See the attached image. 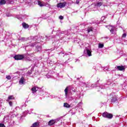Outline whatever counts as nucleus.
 Listing matches in <instances>:
<instances>
[{"label": "nucleus", "instance_id": "obj_1", "mask_svg": "<svg viewBox=\"0 0 127 127\" xmlns=\"http://www.w3.org/2000/svg\"><path fill=\"white\" fill-rule=\"evenodd\" d=\"M102 117H103V118H105L106 119H113V117H114V115H113V114H111V113H109L108 112H104L102 114Z\"/></svg>", "mask_w": 127, "mask_h": 127}, {"label": "nucleus", "instance_id": "obj_2", "mask_svg": "<svg viewBox=\"0 0 127 127\" xmlns=\"http://www.w3.org/2000/svg\"><path fill=\"white\" fill-rule=\"evenodd\" d=\"M14 59L15 60H22V59H24V55H16L14 57Z\"/></svg>", "mask_w": 127, "mask_h": 127}, {"label": "nucleus", "instance_id": "obj_3", "mask_svg": "<svg viewBox=\"0 0 127 127\" xmlns=\"http://www.w3.org/2000/svg\"><path fill=\"white\" fill-rule=\"evenodd\" d=\"M66 2H60L57 4V7H60V8H63V7H65L66 6Z\"/></svg>", "mask_w": 127, "mask_h": 127}, {"label": "nucleus", "instance_id": "obj_4", "mask_svg": "<svg viewBox=\"0 0 127 127\" xmlns=\"http://www.w3.org/2000/svg\"><path fill=\"white\" fill-rule=\"evenodd\" d=\"M117 69H118V71H124V70H126V68H125V66L124 65L117 66Z\"/></svg>", "mask_w": 127, "mask_h": 127}, {"label": "nucleus", "instance_id": "obj_5", "mask_svg": "<svg viewBox=\"0 0 127 127\" xmlns=\"http://www.w3.org/2000/svg\"><path fill=\"white\" fill-rule=\"evenodd\" d=\"M56 122V121L55 120H50L49 122H48V125L49 126H53L54 125V124H55V122Z\"/></svg>", "mask_w": 127, "mask_h": 127}, {"label": "nucleus", "instance_id": "obj_6", "mask_svg": "<svg viewBox=\"0 0 127 127\" xmlns=\"http://www.w3.org/2000/svg\"><path fill=\"white\" fill-rule=\"evenodd\" d=\"M118 101V97L117 95H115L113 97H112V99L111 100L112 103H116Z\"/></svg>", "mask_w": 127, "mask_h": 127}, {"label": "nucleus", "instance_id": "obj_7", "mask_svg": "<svg viewBox=\"0 0 127 127\" xmlns=\"http://www.w3.org/2000/svg\"><path fill=\"white\" fill-rule=\"evenodd\" d=\"M22 27L25 28V29H26L27 28H29V25L28 24H26L25 22H23L22 23Z\"/></svg>", "mask_w": 127, "mask_h": 127}, {"label": "nucleus", "instance_id": "obj_8", "mask_svg": "<svg viewBox=\"0 0 127 127\" xmlns=\"http://www.w3.org/2000/svg\"><path fill=\"white\" fill-rule=\"evenodd\" d=\"M19 83L20 85H22L24 83V77H22L19 81Z\"/></svg>", "mask_w": 127, "mask_h": 127}, {"label": "nucleus", "instance_id": "obj_9", "mask_svg": "<svg viewBox=\"0 0 127 127\" xmlns=\"http://www.w3.org/2000/svg\"><path fill=\"white\" fill-rule=\"evenodd\" d=\"M9 100H14V97L13 95H10L8 97V99L6 100L7 102H8Z\"/></svg>", "mask_w": 127, "mask_h": 127}, {"label": "nucleus", "instance_id": "obj_10", "mask_svg": "<svg viewBox=\"0 0 127 127\" xmlns=\"http://www.w3.org/2000/svg\"><path fill=\"white\" fill-rule=\"evenodd\" d=\"M6 3V1L5 0H0V5H3Z\"/></svg>", "mask_w": 127, "mask_h": 127}, {"label": "nucleus", "instance_id": "obj_11", "mask_svg": "<svg viewBox=\"0 0 127 127\" xmlns=\"http://www.w3.org/2000/svg\"><path fill=\"white\" fill-rule=\"evenodd\" d=\"M64 108H71V105H69V104L67 103H64Z\"/></svg>", "mask_w": 127, "mask_h": 127}, {"label": "nucleus", "instance_id": "obj_12", "mask_svg": "<svg viewBox=\"0 0 127 127\" xmlns=\"http://www.w3.org/2000/svg\"><path fill=\"white\" fill-rule=\"evenodd\" d=\"M39 126V123L38 122H36L32 124V126L31 127H37Z\"/></svg>", "mask_w": 127, "mask_h": 127}, {"label": "nucleus", "instance_id": "obj_13", "mask_svg": "<svg viewBox=\"0 0 127 127\" xmlns=\"http://www.w3.org/2000/svg\"><path fill=\"white\" fill-rule=\"evenodd\" d=\"M38 4L41 7L44 6L45 5L44 4L42 3V2H41V1L40 0L38 1Z\"/></svg>", "mask_w": 127, "mask_h": 127}, {"label": "nucleus", "instance_id": "obj_14", "mask_svg": "<svg viewBox=\"0 0 127 127\" xmlns=\"http://www.w3.org/2000/svg\"><path fill=\"white\" fill-rule=\"evenodd\" d=\"M31 90L32 91V93H36L37 92V90H36V87H35L32 88Z\"/></svg>", "mask_w": 127, "mask_h": 127}, {"label": "nucleus", "instance_id": "obj_15", "mask_svg": "<svg viewBox=\"0 0 127 127\" xmlns=\"http://www.w3.org/2000/svg\"><path fill=\"white\" fill-rule=\"evenodd\" d=\"M86 52L88 56H92V52L89 50H87Z\"/></svg>", "mask_w": 127, "mask_h": 127}, {"label": "nucleus", "instance_id": "obj_16", "mask_svg": "<svg viewBox=\"0 0 127 127\" xmlns=\"http://www.w3.org/2000/svg\"><path fill=\"white\" fill-rule=\"evenodd\" d=\"M65 96H67L68 95V87H66L64 89Z\"/></svg>", "mask_w": 127, "mask_h": 127}, {"label": "nucleus", "instance_id": "obj_17", "mask_svg": "<svg viewBox=\"0 0 127 127\" xmlns=\"http://www.w3.org/2000/svg\"><path fill=\"white\" fill-rule=\"evenodd\" d=\"M103 4V2H98L97 3L96 5L97 6H101V5Z\"/></svg>", "mask_w": 127, "mask_h": 127}, {"label": "nucleus", "instance_id": "obj_18", "mask_svg": "<svg viewBox=\"0 0 127 127\" xmlns=\"http://www.w3.org/2000/svg\"><path fill=\"white\" fill-rule=\"evenodd\" d=\"M88 33H89V32H91V31H93V28L92 27L88 28L87 29Z\"/></svg>", "mask_w": 127, "mask_h": 127}, {"label": "nucleus", "instance_id": "obj_19", "mask_svg": "<svg viewBox=\"0 0 127 127\" xmlns=\"http://www.w3.org/2000/svg\"><path fill=\"white\" fill-rule=\"evenodd\" d=\"M98 47L99 48H103L104 47V44H99Z\"/></svg>", "mask_w": 127, "mask_h": 127}, {"label": "nucleus", "instance_id": "obj_20", "mask_svg": "<svg viewBox=\"0 0 127 127\" xmlns=\"http://www.w3.org/2000/svg\"><path fill=\"white\" fill-rule=\"evenodd\" d=\"M6 79H7V80H10L11 79V76H10V75H8L6 77Z\"/></svg>", "mask_w": 127, "mask_h": 127}, {"label": "nucleus", "instance_id": "obj_21", "mask_svg": "<svg viewBox=\"0 0 127 127\" xmlns=\"http://www.w3.org/2000/svg\"><path fill=\"white\" fill-rule=\"evenodd\" d=\"M0 127H5V126L3 124H0Z\"/></svg>", "mask_w": 127, "mask_h": 127}, {"label": "nucleus", "instance_id": "obj_22", "mask_svg": "<svg viewBox=\"0 0 127 127\" xmlns=\"http://www.w3.org/2000/svg\"><path fill=\"white\" fill-rule=\"evenodd\" d=\"M75 3L79 4V3H80V0H76Z\"/></svg>", "mask_w": 127, "mask_h": 127}, {"label": "nucleus", "instance_id": "obj_23", "mask_svg": "<svg viewBox=\"0 0 127 127\" xmlns=\"http://www.w3.org/2000/svg\"><path fill=\"white\" fill-rule=\"evenodd\" d=\"M110 32H111V33L113 34L114 33V28H112L110 30Z\"/></svg>", "mask_w": 127, "mask_h": 127}, {"label": "nucleus", "instance_id": "obj_24", "mask_svg": "<svg viewBox=\"0 0 127 127\" xmlns=\"http://www.w3.org/2000/svg\"><path fill=\"white\" fill-rule=\"evenodd\" d=\"M126 36H127V34H126V33L123 34L122 35V37H123V38L126 37Z\"/></svg>", "mask_w": 127, "mask_h": 127}, {"label": "nucleus", "instance_id": "obj_25", "mask_svg": "<svg viewBox=\"0 0 127 127\" xmlns=\"http://www.w3.org/2000/svg\"><path fill=\"white\" fill-rule=\"evenodd\" d=\"M63 18H64V17H63V16H62V15L60 16V17H59L60 19H63Z\"/></svg>", "mask_w": 127, "mask_h": 127}, {"label": "nucleus", "instance_id": "obj_26", "mask_svg": "<svg viewBox=\"0 0 127 127\" xmlns=\"http://www.w3.org/2000/svg\"><path fill=\"white\" fill-rule=\"evenodd\" d=\"M9 105L10 106V107H11V106H12V102H11V101L9 102Z\"/></svg>", "mask_w": 127, "mask_h": 127}]
</instances>
